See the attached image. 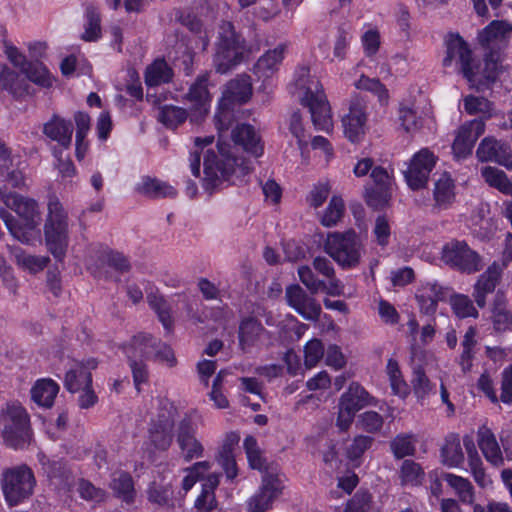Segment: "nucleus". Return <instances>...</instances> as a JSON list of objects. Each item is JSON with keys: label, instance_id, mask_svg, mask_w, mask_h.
I'll return each instance as SVG.
<instances>
[{"label": "nucleus", "instance_id": "obj_1", "mask_svg": "<svg viewBox=\"0 0 512 512\" xmlns=\"http://www.w3.org/2000/svg\"><path fill=\"white\" fill-rule=\"evenodd\" d=\"M215 126L218 131V142L216 153L208 149L204 156V178L203 187L212 191L219 187L224 181H232L247 176L252 168L250 162L245 159L236 158L232 151V145L225 141L226 134L231 126V115L229 111H221L214 116Z\"/></svg>", "mask_w": 512, "mask_h": 512}, {"label": "nucleus", "instance_id": "obj_2", "mask_svg": "<svg viewBox=\"0 0 512 512\" xmlns=\"http://www.w3.org/2000/svg\"><path fill=\"white\" fill-rule=\"evenodd\" d=\"M0 199L19 216V220H16L6 209H0V218L10 234L23 244L31 245L37 241L40 238L39 225L42 220L37 201L7 192L6 187L0 188Z\"/></svg>", "mask_w": 512, "mask_h": 512}, {"label": "nucleus", "instance_id": "obj_3", "mask_svg": "<svg viewBox=\"0 0 512 512\" xmlns=\"http://www.w3.org/2000/svg\"><path fill=\"white\" fill-rule=\"evenodd\" d=\"M293 85L301 103L309 108L315 128L328 132L332 128V117L320 81L310 75L308 67L303 66L296 70Z\"/></svg>", "mask_w": 512, "mask_h": 512}, {"label": "nucleus", "instance_id": "obj_4", "mask_svg": "<svg viewBox=\"0 0 512 512\" xmlns=\"http://www.w3.org/2000/svg\"><path fill=\"white\" fill-rule=\"evenodd\" d=\"M246 41L229 21H223L218 29L213 55L217 73L225 74L239 65L247 52Z\"/></svg>", "mask_w": 512, "mask_h": 512}, {"label": "nucleus", "instance_id": "obj_5", "mask_svg": "<svg viewBox=\"0 0 512 512\" xmlns=\"http://www.w3.org/2000/svg\"><path fill=\"white\" fill-rule=\"evenodd\" d=\"M446 55L443 66L450 67L453 63L459 66V71L467 81L475 86L483 80L493 81L496 78L494 71L480 72V65L475 61L468 44L458 34H448L445 37Z\"/></svg>", "mask_w": 512, "mask_h": 512}, {"label": "nucleus", "instance_id": "obj_6", "mask_svg": "<svg viewBox=\"0 0 512 512\" xmlns=\"http://www.w3.org/2000/svg\"><path fill=\"white\" fill-rule=\"evenodd\" d=\"M297 273L301 283L312 294L322 291L328 295L339 296L343 293V284L336 277L332 262L326 257L316 256L312 260V267L299 266Z\"/></svg>", "mask_w": 512, "mask_h": 512}, {"label": "nucleus", "instance_id": "obj_7", "mask_svg": "<svg viewBox=\"0 0 512 512\" xmlns=\"http://www.w3.org/2000/svg\"><path fill=\"white\" fill-rule=\"evenodd\" d=\"M47 209L44 225L46 245L56 259L62 260L69 243L68 215L55 195L49 196Z\"/></svg>", "mask_w": 512, "mask_h": 512}, {"label": "nucleus", "instance_id": "obj_8", "mask_svg": "<svg viewBox=\"0 0 512 512\" xmlns=\"http://www.w3.org/2000/svg\"><path fill=\"white\" fill-rule=\"evenodd\" d=\"M323 249L341 268L353 269L359 266L365 254L360 236L353 230L327 235Z\"/></svg>", "mask_w": 512, "mask_h": 512}, {"label": "nucleus", "instance_id": "obj_9", "mask_svg": "<svg viewBox=\"0 0 512 512\" xmlns=\"http://www.w3.org/2000/svg\"><path fill=\"white\" fill-rule=\"evenodd\" d=\"M0 436L6 446L24 448L31 440L30 417L20 404L12 403L0 413Z\"/></svg>", "mask_w": 512, "mask_h": 512}, {"label": "nucleus", "instance_id": "obj_10", "mask_svg": "<svg viewBox=\"0 0 512 512\" xmlns=\"http://www.w3.org/2000/svg\"><path fill=\"white\" fill-rule=\"evenodd\" d=\"M35 485L34 473L26 464L5 468L2 471L1 490L9 507L17 506L30 498Z\"/></svg>", "mask_w": 512, "mask_h": 512}, {"label": "nucleus", "instance_id": "obj_11", "mask_svg": "<svg viewBox=\"0 0 512 512\" xmlns=\"http://www.w3.org/2000/svg\"><path fill=\"white\" fill-rule=\"evenodd\" d=\"M209 73L197 76L184 96L189 103V120L191 123H201L209 113L212 96L208 90Z\"/></svg>", "mask_w": 512, "mask_h": 512}, {"label": "nucleus", "instance_id": "obj_12", "mask_svg": "<svg viewBox=\"0 0 512 512\" xmlns=\"http://www.w3.org/2000/svg\"><path fill=\"white\" fill-rule=\"evenodd\" d=\"M443 261L460 271L474 273L482 268L481 258L466 242L454 240L444 245Z\"/></svg>", "mask_w": 512, "mask_h": 512}, {"label": "nucleus", "instance_id": "obj_13", "mask_svg": "<svg viewBox=\"0 0 512 512\" xmlns=\"http://www.w3.org/2000/svg\"><path fill=\"white\" fill-rule=\"evenodd\" d=\"M314 295L299 284H291L285 290L287 304L305 320L316 322L320 318L322 308Z\"/></svg>", "mask_w": 512, "mask_h": 512}, {"label": "nucleus", "instance_id": "obj_14", "mask_svg": "<svg viewBox=\"0 0 512 512\" xmlns=\"http://www.w3.org/2000/svg\"><path fill=\"white\" fill-rule=\"evenodd\" d=\"M436 161L437 157L428 148L418 151L404 172L408 186L413 190L425 187Z\"/></svg>", "mask_w": 512, "mask_h": 512}, {"label": "nucleus", "instance_id": "obj_15", "mask_svg": "<svg viewBox=\"0 0 512 512\" xmlns=\"http://www.w3.org/2000/svg\"><path fill=\"white\" fill-rule=\"evenodd\" d=\"M197 426L190 416L181 419L178 425L176 442L180 453L186 462L201 458L204 455V446L196 437Z\"/></svg>", "mask_w": 512, "mask_h": 512}, {"label": "nucleus", "instance_id": "obj_16", "mask_svg": "<svg viewBox=\"0 0 512 512\" xmlns=\"http://www.w3.org/2000/svg\"><path fill=\"white\" fill-rule=\"evenodd\" d=\"M366 109V100L354 95L350 100L349 112L342 118L344 134L353 143L358 142L365 133Z\"/></svg>", "mask_w": 512, "mask_h": 512}, {"label": "nucleus", "instance_id": "obj_17", "mask_svg": "<svg viewBox=\"0 0 512 512\" xmlns=\"http://www.w3.org/2000/svg\"><path fill=\"white\" fill-rule=\"evenodd\" d=\"M282 491L280 479L272 474L266 473L262 477V483L258 491L248 500L250 512H266L272 507L273 501Z\"/></svg>", "mask_w": 512, "mask_h": 512}, {"label": "nucleus", "instance_id": "obj_18", "mask_svg": "<svg viewBox=\"0 0 512 512\" xmlns=\"http://www.w3.org/2000/svg\"><path fill=\"white\" fill-rule=\"evenodd\" d=\"M476 156L481 162H496L507 169L512 168V151L507 143L494 137H485L480 142Z\"/></svg>", "mask_w": 512, "mask_h": 512}, {"label": "nucleus", "instance_id": "obj_19", "mask_svg": "<svg viewBox=\"0 0 512 512\" xmlns=\"http://www.w3.org/2000/svg\"><path fill=\"white\" fill-rule=\"evenodd\" d=\"M485 131V122L474 119L462 125L453 142L452 149L457 158L471 155L475 142Z\"/></svg>", "mask_w": 512, "mask_h": 512}, {"label": "nucleus", "instance_id": "obj_20", "mask_svg": "<svg viewBox=\"0 0 512 512\" xmlns=\"http://www.w3.org/2000/svg\"><path fill=\"white\" fill-rule=\"evenodd\" d=\"M252 95V81L251 77L247 74H240L236 78L230 80L225 90L223 91V97L220 107L215 116L221 111H229L227 108H223L226 103H245ZM232 116V113H230Z\"/></svg>", "mask_w": 512, "mask_h": 512}, {"label": "nucleus", "instance_id": "obj_21", "mask_svg": "<svg viewBox=\"0 0 512 512\" xmlns=\"http://www.w3.org/2000/svg\"><path fill=\"white\" fill-rule=\"evenodd\" d=\"M73 130V125L70 120H66L54 113L52 117L43 124L42 132L51 141L58 143L57 148L69 149L72 144Z\"/></svg>", "mask_w": 512, "mask_h": 512}, {"label": "nucleus", "instance_id": "obj_22", "mask_svg": "<svg viewBox=\"0 0 512 512\" xmlns=\"http://www.w3.org/2000/svg\"><path fill=\"white\" fill-rule=\"evenodd\" d=\"M97 365L95 359H89L86 363H76L65 374V389L71 393H77L84 387L92 386L91 370L96 369Z\"/></svg>", "mask_w": 512, "mask_h": 512}, {"label": "nucleus", "instance_id": "obj_23", "mask_svg": "<svg viewBox=\"0 0 512 512\" xmlns=\"http://www.w3.org/2000/svg\"><path fill=\"white\" fill-rule=\"evenodd\" d=\"M501 267L497 263L490 265L487 270L481 274L474 285L473 297L480 308L486 305V297L494 292L501 278Z\"/></svg>", "mask_w": 512, "mask_h": 512}, {"label": "nucleus", "instance_id": "obj_24", "mask_svg": "<svg viewBox=\"0 0 512 512\" xmlns=\"http://www.w3.org/2000/svg\"><path fill=\"white\" fill-rule=\"evenodd\" d=\"M231 138L234 143L232 150L241 146L243 150L255 157L262 155L263 145L253 126L249 124L237 125L231 132Z\"/></svg>", "mask_w": 512, "mask_h": 512}, {"label": "nucleus", "instance_id": "obj_25", "mask_svg": "<svg viewBox=\"0 0 512 512\" xmlns=\"http://www.w3.org/2000/svg\"><path fill=\"white\" fill-rule=\"evenodd\" d=\"M477 442L485 459L493 466L500 467L504 464V458L497 442L495 434L490 428L483 425L477 432Z\"/></svg>", "mask_w": 512, "mask_h": 512}, {"label": "nucleus", "instance_id": "obj_26", "mask_svg": "<svg viewBox=\"0 0 512 512\" xmlns=\"http://www.w3.org/2000/svg\"><path fill=\"white\" fill-rule=\"evenodd\" d=\"M156 344L157 339L154 336L149 333L139 332L123 346V351L127 358L146 361L152 358L153 349Z\"/></svg>", "mask_w": 512, "mask_h": 512}, {"label": "nucleus", "instance_id": "obj_27", "mask_svg": "<svg viewBox=\"0 0 512 512\" xmlns=\"http://www.w3.org/2000/svg\"><path fill=\"white\" fill-rule=\"evenodd\" d=\"M0 87L8 91L15 99L32 94V87L27 78L21 77L19 73L6 66L0 70Z\"/></svg>", "mask_w": 512, "mask_h": 512}, {"label": "nucleus", "instance_id": "obj_28", "mask_svg": "<svg viewBox=\"0 0 512 512\" xmlns=\"http://www.w3.org/2000/svg\"><path fill=\"white\" fill-rule=\"evenodd\" d=\"M109 488L113 495L122 502L130 505L135 502L136 490L132 476L124 471H117L112 474Z\"/></svg>", "mask_w": 512, "mask_h": 512}, {"label": "nucleus", "instance_id": "obj_29", "mask_svg": "<svg viewBox=\"0 0 512 512\" xmlns=\"http://www.w3.org/2000/svg\"><path fill=\"white\" fill-rule=\"evenodd\" d=\"M265 332L263 325L255 318L249 317L241 321L239 325V346L244 351H249Z\"/></svg>", "mask_w": 512, "mask_h": 512}, {"label": "nucleus", "instance_id": "obj_30", "mask_svg": "<svg viewBox=\"0 0 512 512\" xmlns=\"http://www.w3.org/2000/svg\"><path fill=\"white\" fill-rule=\"evenodd\" d=\"M374 398L357 382H352L348 390L340 397L339 403L358 412L365 406L373 404Z\"/></svg>", "mask_w": 512, "mask_h": 512}, {"label": "nucleus", "instance_id": "obj_31", "mask_svg": "<svg viewBox=\"0 0 512 512\" xmlns=\"http://www.w3.org/2000/svg\"><path fill=\"white\" fill-rule=\"evenodd\" d=\"M172 419H159L153 423L149 430V439L151 444L158 450H167L172 443Z\"/></svg>", "mask_w": 512, "mask_h": 512}, {"label": "nucleus", "instance_id": "obj_32", "mask_svg": "<svg viewBox=\"0 0 512 512\" xmlns=\"http://www.w3.org/2000/svg\"><path fill=\"white\" fill-rule=\"evenodd\" d=\"M444 298V289L437 283H427L422 288L420 294L416 295L421 312L428 315L436 311L438 301Z\"/></svg>", "mask_w": 512, "mask_h": 512}, {"label": "nucleus", "instance_id": "obj_33", "mask_svg": "<svg viewBox=\"0 0 512 512\" xmlns=\"http://www.w3.org/2000/svg\"><path fill=\"white\" fill-rule=\"evenodd\" d=\"M137 192L151 198H174L177 190L166 182L156 178L144 177L136 187Z\"/></svg>", "mask_w": 512, "mask_h": 512}, {"label": "nucleus", "instance_id": "obj_34", "mask_svg": "<svg viewBox=\"0 0 512 512\" xmlns=\"http://www.w3.org/2000/svg\"><path fill=\"white\" fill-rule=\"evenodd\" d=\"M59 392V385L51 379H40L31 389L32 400L39 406L50 408Z\"/></svg>", "mask_w": 512, "mask_h": 512}, {"label": "nucleus", "instance_id": "obj_35", "mask_svg": "<svg viewBox=\"0 0 512 512\" xmlns=\"http://www.w3.org/2000/svg\"><path fill=\"white\" fill-rule=\"evenodd\" d=\"M436 207L447 209L455 199L454 182L449 174L443 173L435 182L433 191Z\"/></svg>", "mask_w": 512, "mask_h": 512}, {"label": "nucleus", "instance_id": "obj_36", "mask_svg": "<svg viewBox=\"0 0 512 512\" xmlns=\"http://www.w3.org/2000/svg\"><path fill=\"white\" fill-rule=\"evenodd\" d=\"M492 320L496 331L512 329V312L508 309L503 294L497 293L493 303Z\"/></svg>", "mask_w": 512, "mask_h": 512}, {"label": "nucleus", "instance_id": "obj_37", "mask_svg": "<svg viewBox=\"0 0 512 512\" xmlns=\"http://www.w3.org/2000/svg\"><path fill=\"white\" fill-rule=\"evenodd\" d=\"M285 47L279 45L276 48L267 51L261 56L254 66V70L260 76L268 77L274 73L283 60Z\"/></svg>", "mask_w": 512, "mask_h": 512}, {"label": "nucleus", "instance_id": "obj_38", "mask_svg": "<svg viewBox=\"0 0 512 512\" xmlns=\"http://www.w3.org/2000/svg\"><path fill=\"white\" fill-rule=\"evenodd\" d=\"M173 70L165 60H156L146 68L145 83L149 87H156L171 81Z\"/></svg>", "mask_w": 512, "mask_h": 512}, {"label": "nucleus", "instance_id": "obj_39", "mask_svg": "<svg viewBox=\"0 0 512 512\" xmlns=\"http://www.w3.org/2000/svg\"><path fill=\"white\" fill-rule=\"evenodd\" d=\"M16 264L30 273L36 274L42 271L50 262L47 256H35L26 253L23 249L15 247L11 250Z\"/></svg>", "mask_w": 512, "mask_h": 512}, {"label": "nucleus", "instance_id": "obj_40", "mask_svg": "<svg viewBox=\"0 0 512 512\" xmlns=\"http://www.w3.org/2000/svg\"><path fill=\"white\" fill-rule=\"evenodd\" d=\"M21 73L26 76L28 81L42 88H50L54 82L53 76L40 61H30Z\"/></svg>", "mask_w": 512, "mask_h": 512}, {"label": "nucleus", "instance_id": "obj_41", "mask_svg": "<svg viewBox=\"0 0 512 512\" xmlns=\"http://www.w3.org/2000/svg\"><path fill=\"white\" fill-rule=\"evenodd\" d=\"M512 32V25L505 21H492L478 35L482 46L488 47L495 40H503Z\"/></svg>", "mask_w": 512, "mask_h": 512}, {"label": "nucleus", "instance_id": "obj_42", "mask_svg": "<svg viewBox=\"0 0 512 512\" xmlns=\"http://www.w3.org/2000/svg\"><path fill=\"white\" fill-rule=\"evenodd\" d=\"M189 118V111L174 105H164L159 108L157 119L167 128H177Z\"/></svg>", "mask_w": 512, "mask_h": 512}, {"label": "nucleus", "instance_id": "obj_43", "mask_svg": "<svg viewBox=\"0 0 512 512\" xmlns=\"http://www.w3.org/2000/svg\"><path fill=\"white\" fill-rule=\"evenodd\" d=\"M481 174L489 186L499 190L505 195H512V182L504 171L487 166L482 169Z\"/></svg>", "mask_w": 512, "mask_h": 512}, {"label": "nucleus", "instance_id": "obj_44", "mask_svg": "<svg viewBox=\"0 0 512 512\" xmlns=\"http://www.w3.org/2000/svg\"><path fill=\"white\" fill-rule=\"evenodd\" d=\"M411 385L414 395L421 402L436 393L435 384L430 381L425 371L420 366L413 370Z\"/></svg>", "mask_w": 512, "mask_h": 512}, {"label": "nucleus", "instance_id": "obj_45", "mask_svg": "<svg viewBox=\"0 0 512 512\" xmlns=\"http://www.w3.org/2000/svg\"><path fill=\"white\" fill-rule=\"evenodd\" d=\"M464 110L469 115H481V119H489L493 115L494 104L482 96L468 95L463 99Z\"/></svg>", "mask_w": 512, "mask_h": 512}, {"label": "nucleus", "instance_id": "obj_46", "mask_svg": "<svg viewBox=\"0 0 512 512\" xmlns=\"http://www.w3.org/2000/svg\"><path fill=\"white\" fill-rule=\"evenodd\" d=\"M354 86L359 90L368 91L375 95L381 105L388 103L389 91L379 79L369 78L362 74L360 78L355 81Z\"/></svg>", "mask_w": 512, "mask_h": 512}, {"label": "nucleus", "instance_id": "obj_47", "mask_svg": "<svg viewBox=\"0 0 512 512\" xmlns=\"http://www.w3.org/2000/svg\"><path fill=\"white\" fill-rule=\"evenodd\" d=\"M443 478L456 491L458 497L463 503H473L474 490L468 479L451 473H446Z\"/></svg>", "mask_w": 512, "mask_h": 512}, {"label": "nucleus", "instance_id": "obj_48", "mask_svg": "<svg viewBox=\"0 0 512 512\" xmlns=\"http://www.w3.org/2000/svg\"><path fill=\"white\" fill-rule=\"evenodd\" d=\"M441 456L445 465L449 467H457L464 461L460 440L456 436L446 439L441 450Z\"/></svg>", "mask_w": 512, "mask_h": 512}, {"label": "nucleus", "instance_id": "obj_49", "mask_svg": "<svg viewBox=\"0 0 512 512\" xmlns=\"http://www.w3.org/2000/svg\"><path fill=\"white\" fill-rule=\"evenodd\" d=\"M390 449L396 459L413 456L416 451L414 435L410 433L398 434L390 441Z\"/></svg>", "mask_w": 512, "mask_h": 512}, {"label": "nucleus", "instance_id": "obj_50", "mask_svg": "<svg viewBox=\"0 0 512 512\" xmlns=\"http://www.w3.org/2000/svg\"><path fill=\"white\" fill-rule=\"evenodd\" d=\"M386 372L389 377L390 386L395 395L406 397L408 394V385L403 379L398 362L390 358L387 362Z\"/></svg>", "mask_w": 512, "mask_h": 512}, {"label": "nucleus", "instance_id": "obj_51", "mask_svg": "<svg viewBox=\"0 0 512 512\" xmlns=\"http://www.w3.org/2000/svg\"><path fill=\"white\" fill-rule=\"evenodd\" d=\"M149 306L156 312L159 321L163 327L170 331L173 326V319L170 313V307L167 301L160 295L149 294L147 296Z\"/></svg>", "mask_w": 512, "mask_h": 512}, {"label": "nucleus", "instance_id": "obj_52", "mask_svg": "<svg viewBox=\"0 0 512 512\" xmlns=\"http://www.w3.org/2000/svg\"><path fill=\"white\" fill-rule=\"evenodd\" d=\"M243 446L248 459L249 466L252 469L263 471L267 468L266 459L258 447L257 440L253 436H247L243 441Z\"/></svg>", "mask_w": 512, "mask_h": 512}, {"label": "nucleus", "instance_id": "obj_53", "mask_svg": "<svg viewBox=\"0 0 512 512\" xmlns=\"http://www.w3.org/2000/svg\"><path fill=\"white\" fill-rule=\"evenodd\" d=\"M86 24L82 39L96 41L101 36V19L98 10L94 6H88L85 12Z\"/></svg>", "mask_w": 512, "mask_h": 512}, {"label": "nucleus", "instance_id": "obj_54", "mask_svg": "<svg viewBox=\"0 0 512 512\" xmlns=\"http://www.w3.org/2000/svg\"><path fill=\"white\" fill-rule=\"evenodd\" d=\"M344 209L342 198L333 196L321 216V224L325 227L335 226L343 216Z\"/></svg>", "mask_w": 512, "mask_h": 512}, {"label": "nucleus", "instance_id": "obj_55", "mask_svg": "<svg viewBox=\"0 0 512 512\" xmlns=\"http://www.w3.org/2000/svg\"><path fill=\"white\" fill-rule=\"evenodd\" d=\"M400 477L403 485H419L424 477L420 465L413 460H404L400 468Z\"/></svg>", "mask_w": 512, "mask_h": 512}, {"label": "nucleus", "instance_id": "obj_56", "mask_svg": "<svg viewBox=\"0 0 512 512\" xmlns=\"http://www.w3.org/2000/svg\"><path fill=\"white\" fill-rule=\"evenodd\" d=\"M373 438L365 435H358L347 448L346 456L355 465H360L362 455L371 447Z\"/></svg>", "mask_w": 512, "mask_h": 512}, {"label": "nucleus", "instance_id": "obj_57", "mask_svg": "<svg viewBox=\"0 0 512 512\" xmlns=\"http://www.w3.org/2000/svg\"><path fill=\"white\" fill-rule=\"evenodd\" d=\"M451 306L454 313L460 318L478 317V311L474 307L472 300L462 294H457L451 298Z\"/></svg>", "mask_w": 512, "mask_h": 512}, {"label": "nucleus", "instance_id": "obj_58", "mask_svg": "<svg viewBox=\"0 0 512 512\" xmlns=\"http://www.w3.org/2000/svg\"><path fill=\"white\" fill-rule=\"evenodd\" d=\"M324 357V346L319 339H311L304 346V363L307 368H313Z\"/></svg>", "mask_w": 512, "mask_h": 512}, {"label": "nucleus", "instance_id": "obj_59", "mask_svg": "<svg viewBox=\"0 0 512 512\" xmlns=\"http://www.w3.org/2000/svg\"><path fill=\"white\" fill-rule=\"evenodd\" d=\"M210 467L211 464L208 461H200L187 468V475L182 480L184 492L187 493Z\"/></svg>", "mask_w": 512, "mask_h": 512}, {"label": "nucleus", "instance_id": "obj_60", "mask_svg": "<svg viewBox=\"0 0 512 512\" xmlns=\"http://www.w3.org/2000/svg\"><path fill=\"white\" fill-rule=\"evenodd\" d=\"M150 360L165 364L167 367H174L177 364V359L172 348L157 339V344L153 349L152 358Z\"/></svg>", "mask_w": 512, "mask_h": 512}, {"label": "nucleus", "instance_id": "obj_61", "mask_svg": "<svg viewBox=\"0 0 512 512\" xmlns=\"http://www.w3.org/2000/svg\"><path fill=\"white\" fill-rule=\"evenodd\" d=\"M128 363L131 369L135 388L140 391V385L147 383L149 379V371L145 360L128 358Z\"/></svg>", "mask_w": 512, "mask_h": 512}, {"label": "nucleus", "instance_id": "obj_62", "mask_svg": "<svg viewBox=\"0 0 512 512\" xmlns=\"http://www.w3.org/2000/svg\"><path fill=\"white\" fill-rule=\"evenodd\" d=\"M148 500L160 506L168 504L172 497V490L168 486H162L153 482L147 490Z\"/></svg>", "mask_w": 512, "mask_h": 512}, {"label": "nucleus", "instance_id": "obj_63", "mask_svg": "<svg viewBox=\"0 0 512 512\" xmlns=\"http://www.w3.org/2000/svg\"><path fill=\"white\" fill-rule=\"evenodd\" d=\"M78 491L81 498L94 502H102L106 499L107 493L104 489L95 487L87 480L79 482Z\"/></svg>", "mask_w": 512, "mask_h": 512}, {"label": "nucleus", "instance_id": "obj_64", "mask_svg": "<svg viewBox=\"0 0 512 512\" xmlns=\"http://www.w3.org/2000/svg\"><path fill=\"white\" fill-rule=\"evenodd\" d=\"M371 502V495L368 492H357L352 499H350L344 512H369Z\"/></svg>", "mask_w": 512, "mask_h": 512}]
</instances>
